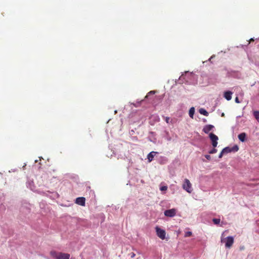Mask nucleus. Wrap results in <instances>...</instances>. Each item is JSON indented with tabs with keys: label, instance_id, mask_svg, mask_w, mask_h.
Listing matches in <instances>:
<instances>
[{
	"label": "nucleus",
	"instance_id": "obj_1",
	"mask_svg": "<svg viewBox=\"0 0 259 259\" xmlns=\"http://www.w3.org/2000/svg\"><path fill=\"white\" fill-rule=\"evenodd\" d=\"M227 232V231H225L222 234L221 242H225V247L229 248L232 246L234 243V238L232 236H228L225 238H223V237L225 236L226 233Z\"/></svg>",
	"mask_w": 259,
	"mask_h": 259
},
{
	"label": "nucleus",
	"instance_id": "obj_2",
	"mask_svg": "<svg viewBox=\"0 0 259 259\" xmlns=\"http://www.w3.org/2000/svg\"><path fill=\"white\" fill-rule=\"evenodd\" d=\"M51 256L56 259H69L70 254L66 253L52 251L50 253Z\"/></svg>",
	"mask_w": 259,
	"mask_h": 259
},
{
	"label": "nucleus",
	"instance_id": "obj_3",
	"mask_svg": "<svg viewBox=\"0 0 259 259\" xmlns=\"http://www.w3.org/2000/svg\"><path fill=\"white\" fill-rule=\"evenodd\" d=\"M183 188L189 193L192 192L193 190L192 188V185L188 179H185L184 184L183 185Z\"/></svg>",
	"mask_w": 259,
	"mask_h": 259
},
{
	"label": "nucleus",
	"instance_id": "obj_4",
	"mask_svg": "<svg viewBox=\"0 0 259 259\" xmlns=\"http://www.w3.org/2000/svg\"><path fill=\"white\" fill-rule=\"evenodd\" d=\"M157 235L161 239L163 240L165 238L166 232L165 230L160 228L159 227H155Z\"/></svg>",
	"mask_w": 259,
	"mask_h": 259
},
{
	"label": "nucleus",
	"instance_id": "obj_5",
	"mask_svg": "<svg viewBox=\"0 0 259 259\" xmlns=\"http://www.w3.org/2000/svg\"><path fill=\"white\" fill-rule=\"evenodd\" d=\"M209 137L211 141V144L214 148H215L218 145V140L219 139L218 136L214 135L213 133H210Z\"/></svg>",
	"mask_w": 259,
	"mask_h": 259
},
{
	"label": "nucleus",
	"instance_id": "obj_6",
	"mask_svg": "<svg viewBox=\"0 0 259 259\" xmlns=\"http://www.w3.org/2000/svg\"><path fill=\"white\" fill-rule=\"evenodd\" d=\"M238 150H239V148H238V146L234 145L233 147H232L231 148L229 147H225L222 150H223V152H224L225 154H227V153H230L231 152H237Z\"/></svg>",
	"mask_w": 259,
	"mask_h": 259
},
{
	"label": "nucleus",
	"instance_id": "obj_7",
	"mask_svg": "<svg viewBox=\"0 0 259 259\" xmlns=\"http://www.w3.org/2000/svg\"><path fill=\"white\" fill-rule=\"evenodd\" d=\"M85 199L84 197H78L76 199L75 202L78 205H81V206H84L85 205Z\"/></svg>",
	"mask_w": 259,
	"mask_h": 259
},
{
	"label": "nucleus",
	"instance_id": "obj_8",
	"mask_svg": "<svg viewBox=\"0 0 259 259\" xmlns=\"http://www.w3.org/2000/svg\"><path fill=\"white\" fill-rule=\"evenodd\" d=\"M213 128H214V126L212 125H206L203 127V131L205 133L208 134L210 131H211L213 129Z\"/></svg>",
	"mask_w": 259,
	"mask_h": 259
},
{
	"label": "nucleus",
	"instance_id": "obj_9",
	"mask_svg": "<svg viewBox=\"0 0 259 259\" xmlns=\"http://www.w3.org/2000/svg\"><path fill=\"white\" fill-rule=\"evenodd\" d=\"M157 153V152H156L152 151L148 154L147 158H148V161L149 162H151L153 160L154 157L155 156V155Z\"/></svg>",
	"mask_w": 259,
	"mask_h": 259
},
{
	"label": "nucleus",
	"instance_id": "obj_10",
	"mask_svg": "<svg viewBox=\"0 0 259 259\" xmlns=\"http://www.w3.org/2000/svg\"><path fill=\"white\" fill-rule=\"evenodd\" d=\"M232 92H231V91L225 92L224 93V97L226 100L229 101L232 98Z\"/></svg>",
	"mask_w": 259,
	"mask_h": 259
},
{
	"label": "nucleus",
	"instance_id": "obj_11",
	"mask_svg": "<svg viewBox=\"0 0 259 259\" xmlns=\"http://www.w3.org/2000/svg\"><path fill=\"white\" fill-rule=\"evenodd\" d=\"M176 211H164V215L166 217H174L176 214Z\"/></svg>",
	"mask_w": 259,
	"mask_h": 259
},
{
	"label": "nucleus",
	"instance_id": "obj_12",
	"mask_svg": "<svg viewBox=\"0 0 259 259\" xmlns=\"http://www.w3.org/2000/svg\"><path fill=\"white\" fill-rule=\"evenodd\" d=\"M238 137L240 141L244 142L246 138V134L244 133H241L238 135Z\"/></svg>",
	"mask_w": 259,
	"mask_h": 259
},
{
	"label": "nucleus",
	"instance_id": "obj_13",
	"mask_svg": "<svg viewBox=\"0 0 259 259\" xmlns=\"http://www.w3.org/2000/svg\"><path fill=\"white\" fill-rule=\"evenodd\" d=\"M194 113H195V108L194 107H191L190 109L189 112V114L191 118H193Z\"/></svg>",
	"mask_w": 259,
	"mask_h": 259
},
{
	"label": "nucleus",
	"instance_id": "obj_14",
	"mask_svg": "<svg viewBox=\"0 0 259 259\" xmlns=\"http://www.w3.org/2000/svg\"><path fill=\"white\" fill-rule=\"evenodd\" d=\"M199 113L201 114H203L205 116H208V113L204 109H200L199 110Z\"/></svg>",
	"mask_w": 259,
	"mask_h": 259
},
{
	"label": "nucleus",
	"instance_id": "obj_15",
	"mask_svg": "<svg viewBox=\"0 0 259 259\" xmlns=\"http://www.w3.org/2000/svg\"><path fill=\"white\" fill-rule=\"evenodd\" d=\"M253 115L255 119L259 122V111H255L253 112Z\"/></svg>",
	"mask_w": 259,
	"mask_h": 259
},
{
	"label": "nucleus",
	"instance_id": "obj_16",
	"mask_svg": "<svg viewBox=\"0 0 259 259\" xmlns=\"http://www.w3.org/2000/svg\"><path fill=\"white\" fill-rule=\"evenodd\" d=\"M212 222L215 225H219L220 223V219L218 218H213Z\"/></svg>",
	"mask_w": 259,
	"mask_h": 259
},
{
	"label": "nucleus",
	"instance_id": "obj_17",
	"mask_svg": "<svg viewBox=\"0 0 259 259\" xmlns=\"http://www.w3.org/2000/svg\"><path fill=\"white\" fill-rule=\"evenodd\" d=\"M155 93V92L154 91H150L147 95L145 97V99H147L149 95H154Z\"/></svg>",
	"mask_w": 259,
	"mask_h": 259
},
{
	"label": "nucleus",
	"instance_id": "obj_18",
	"mask_svg": "<svg viewBox=\"0 0 259 259\" xmlns=\"http://www.w3.org/2000/svg\"><path fill=\"white\" fill-rule=\"evenodd\" d=\"M144 100H141L140 102H138L136 103H133V105L136 107H138L139 106H140L141 103Z\"/></svg>",
	"mask_w": 259,
	"mask_h": 259
},
{
	"label": "nucleus",
	"instance_id": "obj_19",
	"mask_svg": "<svg viewBox=\"0 0 259 259\" xmlns=\"http://www.w3.org/2000/svg\"><path fill=\"white\" fill-rule=\"evenodd\" d=\"M217 152V150L213 147V148L209 151V154H214Z\"/></svg>",
	"mask_w": 259,
	"mask_h": 259
},
{
	"label": "nucleus",
	"instance_id": "obj_20",
	"mask_svg": "<svg viewBox=\"0 0 259 259\" xmlns=\"http://www.w3.org/2000/svg\"><path fill=\"white\" fill-rule=\"evenodd\" d=\"M192 233L190 231H188L185 233V237H190L192 235Z\"/></svg>",
	"mask_w": 259,
	"mask_h": 259
},
{
	"label": "nucleus",
	"instance_id": "obj_21",
	"mask_svg": "<svg viewBox=\"0 0 259 259\" xmlns=\"http://www.w3.org/2000/svg\"><path fill=\"white\" fill-rule=\"evenodd\" d=\"M167 189V186H161V187L160 188V190L161 191H166Z\"/></svg>",
	"mask_w": 259,
	"mask_h": 259
},
{
	"label": "nucleus",
	"instance_id": "obj_22",
	"mask_svg": "<svg viewBox=\"0 0 259 259\" xmlns=\"http://www.w3.org/2000/svg\"><path fill=\"white\" fill-rule=\"evenodd\" d=\"M128 255L131 257V258H134L136 255L135 253L134 252H131L129 253Z\"/></svg>",
	"mask_w": 259,
	"mask_h": 259
},
{
	"label": "nucleus",
	"instance_id": "obj_23",
	"mask_svg": "<svg viewBox=\"0 0 259 259\" xmlns=\"http://www.w3.org/2000/svg\"><path fill=\"white\" fill-rule=\"evenodd\" d=\"M224 152H223V150L221 151V152L220 153L219 155V157L220 158H222L223 156V154H224Z\"/></svg>",
	"mask_w": 259,
	"mask_h": 259
},
{
	"label": "nucleus",
	"instance_id": "obj_24",
	"mask_svg": "<svg viewBox=\"0 0 259 259\" xmlns=\"http://www.w3.org/2000/svg\"><path fill=\"white\" fill-rule=\"evenodd\" d=\"M205 158H206L207 159H208V160H210V159H211V156H210L209 155H205Z\"/></svg>",
	"mask_w": 259,
	"mask_h": 259
},
{
	"label": "nucleus",
	"instance_id": "obj_25",
	"mask_svg": "<svg viewBox=\"0 0 259 259\" xmlns=\"http://www.w3.org/2000/svg\"><path fill=\"white\" fill-rule=\"evenodd\" d=\"M235 102L237 103H239L240 102L239 100L238 97H237L235 98Z\"/></svg>",
	"mask_w": 259,
	"mask_h": 259
},
{
	"label": "nucleus",
	"instance_id": "obj_26",
	"mask_svg": "<svg viewBox=\"0 0 259 259\" xmlns=\"http://www.w3.org/2000/svg\"><path fill=\"white\" fill-rule=\"evenodd\" d=\"M169 119H169V117H165V121L166 122V123H169Z\"/></svg>",
	"mask_w": 259,
	"mask_h": 259
},
{
	"label": "nucleus",
	"instance_id": "obj_27",
	"mask_svg": "<svg viewBox=\"0 0 259 259\" xmlns=\"http://www.w3.org/2000/svg\"><path fill=\"white\" fill-rule=\"evenodd\" d=\"M168 210L172 211V210H175L172 208V209H168Z\"/></svg>",
	"mask_w": 259,
	"mask_h": 259
},
{
	"label": "nucleus",
	"instance_id": "obj_28",
	"mask_svg": "<svg viewBox=\"0 0 259 259\" xmlns=\"http://www.w3.org/2000/svg\"><path fill=\"white\" fill-rule=\"evenodd\" d=\"M254 41V40H253V38H251V39H250V41Z\"/></svg>",
	"mask_w": 259,
	"mask_h": 259
},
{
	"label": "nucleus",
	"instance_id": "obj_29",
	"mask_svg": "<svg viewBox=\"0 0 259 259\" xmlns=\"http://www.w3.org/2000/svg\"><path fill=\"white\" fill-rule=\"evenodd\" d=\"M224 115H225L224 113H223L222 114V116H224Z\"/></svg>",
	"mask_w": 259,
	"mask_h": 259
},
{
	"label": "nucleus",
	"instance_id": "obj_30",
	"mask_svg": "<svg viewBox=\"0 0 259 259\" xmlns=\"http://www.w3.org/2000/svg\"><path fill=\"white\" fill-rule=\"evenodd\" d=\"M137 259H138V258H137Z\"/></svg>",
	"mask_w": 259,
	"mask_h": 259
}]
</instances>
